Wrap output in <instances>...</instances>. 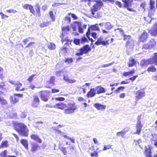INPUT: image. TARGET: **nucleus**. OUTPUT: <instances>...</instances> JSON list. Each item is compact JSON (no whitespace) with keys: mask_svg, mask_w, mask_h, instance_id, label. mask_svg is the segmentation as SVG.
<instances>
[{"mask_svg":"<svg viewBox=\"0 0 157 157\" xmlns=\"http://www.w3.org/2000/svg\"><path fill=\"white\" fill-rule=\"evenodd\" d=\"M54 107L62 110L64 109V113L66 114L73 113L77 109L75 103L73 101H71L67 104L63 102L57 103Z\"/></svg>","mask_w":157,"mask_h":157,"instance_id":"nucleus-1","label":"nucleus"},{"mask_svg":"<svg viewBox=\"0 0 157 157\" xmlns=\"http://www.w3.org/2000/svg\"><path fill=\"white\" fill-rule=\"evenodd\" d=\"M15 130L21 136L27 137L29 135V129L27 126L23 123H17L15 124Z\"/></svg>","mask_w":157,"mask_h":157,"instance_id":"nucleus-2","label":"nucleus"},{"mask_svg":"<svg viewBox=\"0 0 157 157\" xmlns=\"http://www.w3.org/2000/svg\"><path fill=\"white\" fill-rule=\"evenodd\" d=\"M118 30L122 35L124 37L123 40L126 41V46L127 48H132L134 46V41L131 36L128 35H126L124 33L123 31L120 29H115V30Z\"/></svg>","mask_w":157,"mask_h":157,"instance_id":"nucleus-3","label":"nucleus"},{"mask_svg":"<svg viewBox=\"0 0 157 157\" xmlns=\"http://www.w3.org/2000/svg\"><path fill=\"white\" fill-rule=\"evenodd\" d=\"M155 64L157 66V53L154 54L152 58L142 60L140 63V66L143 67L149 64Z\"/></svg>","mask_w":157,"mask_h":157,"instance_id":"nucleus-4","label":"nucleus"},{"mask_svg":"<svg viewBox=\"0 0 157 157\" xmlns=\"http://www.w3.org/2000/svg\"><path fill=\"white\" fill-rule=\"evenodd\" d=\"M85 1H89L90 3L92 2L93 3L95 2L94 4L93 7L91 9V13L94 16L95 14L94 12L97 11L99 9H100L101 7L103 5V3L102 1L100 0L97 1H91V0H84Z\"/></svg>","mask_w":157,"mask_h":157,"instance_id":"nucleus-5","label":"nucleus"},{"mask_svg":"<svg viewBox=\"0 0 157 157\" xmlns=\"http://www.w3.org/2000/svg\"><path fill=\"white\" fill-rule=\"evenodd\" d=\"M91 50L90 48L88 45L84 46L83 48L79 50V52L76 53L75 55L77 56H80L82 55L83 54H86Z\"/></svg>","mask_w":157,"mask_h":157,"instance_id":"nucleus-6","label":"nucleus"},{"mask_svg":"<svg viewBox=\"0 0 157 157\" xmlns=\"http://www.w3.org/2000/svg\"><path fill=\"white\" fill-rule=\"evenodd\" d=\"M9 82L10 83L16 86V87L15 90L17 91H23L25 90L24 88H23L21 89H20L21 86L22 85V83L19 82H16L15 81L10 80L9 81Z\"/></svg>","mask_w":157,"mask_h":157,"instance_id":"nucleus-7","label":"nucleus"},{"mask_svg":"<svg viewBox=\"0 0 157 157\" xmlns=\"http://www.w3.org/2000/svg\"><path fill=\"white\" fill-rule=\"evenodd\" d=\"M22 94H15L13 96L10 97V101L12 104H15L18 102L19 98H22Z\"/></svg>","mask_w":157,"mask_h":157,"instance_id":"nucleus-8","label":"nucleus"},{"mask_svg":"<svg viewBox=\"0 0 157 157\" xmlns=\"http://www.w3.org/2000/svg\"><path fill=\"white\" fill-rule=\"evenodd\" d=\"M88 40L86 37H82L81 39H75L74 42L76 45H79L80 43L83 44L84 42H87Z\"/></svg>","mask_w":157,"mask_h":157,"instance_id":"nucleus-9","label":"nucleus"},{"mask_svg":"<svg viewBox=\"0 0 157 157\" xmlns=\"http://www.w3.org/2000/svg\"><path fill=\"white\" fill-rule=\"evenodd\" d=\"M109 44L108 40H103V38L101 37L98 38L97 41L95 43V44L97 45H99L100 44L106 45Z\"/></svg>","mask_w":157,"mask_h":157,"instance_id":"nucleus-10","label":"nucleus"},{"mask_svg":"<svg viewBox=\"0 0 157 157\" xmlns=\"http://www.w3.org/2000/svg\"><path fill=\"white\" fill-rule=\"evenodd\" d=\"M138 118H139L138 117ZM142 127L143 125L141 124V121H140V118H138L136 125V133L138 135L140 134L141 131Z\"/></svg>","mask_w":157,"mask_h":157,"instance_id":"nucleus-11","label":"nucleus"},{"mask_svg":"<svg viewBox=\"0 0 157 157\" xmlns=\"http://www.w3.org/2000/svg\"><path fill=\"white\" fill-rule=\"evenodd\" d=\"M97 87L91 88L90 90L87 93V96L88 98H92L96 94V91L97 90Z\"/></svg>","mask_w":157,"mask_h":157,"instance_id":"nucleus-12","label":"nucleus"},{"mask_svg":"<svg viewBox=\"0 0 157 157\" xmlns=\"http://www.w3.org/2000/svg\"><path fill=\"white\" fill-rule=\"evenodd\" d=\"M49 94V93L47 91H42L40 92V94L41 99L45 101H48V96Z\"/></svg>","mask_w":157,"mask_h":157,"instance_id":"nucleus-13","label":"nucleus"},{"mask_svg":"<svg viewBox=\"0 0 157 157\" xmlns=\"http://www.w3.org/2000/svg\"><path fill=\"white\" fill-rule=\"evenodd\" d=\"M129 130V128H125L122 131L117 132L116 135L118 137L121 136L122 137L124 138V136L126 132H127Z\"/></svg>","mask_w":157,"mask_h":157,"instance_id":"nucleus-14","label":"nucleus"},{"mask_svg":"<svg viewBox=\"0 0 157 157\" xmlns=\"http://www.w3.org/2000/svg\"><path fill=\"white\" fill-rule=\"evenodd\" d=\"M149 32L151 36H155L157 35V23L153 26Z\"/></svg>","mask_w":157,"mask_h":157,"instance_id":"nucleus-15","label":"nucleus"},{"mask_svg":"<svg viewBox=\"0 0 157 157\" xmlns=\"http://www.w3.org/2000/svg\"><path fill=\"white\" fill-rule=\"evenodd\" d=\"M145 95V93L144 91L138 90L136 92V96L137 100L141 99Z\"/></svg>","mask_w":157,"mask_h":157,"instance_id":"nucleus-16","label":"nucleus"},{"mask_svg":"<svg viewBox=\"0 0 157 157\" xmlns=\"http://www.w3.org/2000/svg\"><path fill=\"white\" fill-rule=\"evenodd\" d=\"M39 99L38 97L36 95L33 96V100L32 103V106L35 107H37L39 103Z\"/></svg>","mask_w":157,"mask_h":157,"instance_id":"nucleus-17","label":"nucleus"},{"mask_svg":"<svg viewBox=\"0 0 157 157\" xmlns=\"http://www.w3.org/2000/svg\"><path fill=\"white\" fill-rule=\"evenodd\" d=\"M94 106L98 110H103L106 108L105 105L98 103L94 104Z\"/></svg>","mask_w":157,"mask_h":157,"instance_id":"nucleus-18","label":"nucleus"},{"mask_svg":"<svg viewBox=\"0 0 157 157\" xmlns=\"http://www.w3.org/2000/svg\"><path fill=\"white\" fill-rule=\"evenodd\" d=\"M147 37L148 35L147 33L145 31H144L140 36V40L141 41L144 42L147 40Z\"/></svg>","mask_w":157,"mask_h":157,"instance_id":"nucleus-19","label":"nucleus"},{"mask_svg":"<svg viewBox=\"0 0 157 157\" xmlns=\"http://www.w3.org/2000/svg\"><path fill=\"white\" fill-rule=\"evenodd\" d=\"M81 23L79 22L75 21L73 24L71 25V27L72 29V30L73 31H76L77 28H78L79 27Z\"/></svg>","mask_w":157,"mask_h":157,"instance_id":"nucleus-20","label":"nucleus"},{"mask_svg":"<svg viewBox=\"0 0 157 157\" xmlns=\"http://www.w3.org/2000/svg\"><path fill=\"white\" fill-rule=\"evenodd\" d=\"M23 7L25 9H29L30 12L33 14H34L35 13V11L34 10L33 7L31 5L29 4H25L23 6Z\"/></svg>","mask_w":157,"mask_h":157,"instance_id":"nucleus-21","label":"nucleus"},{"mask_svg":"<svg viewBox=\"0 0 157 157\" xmlns=\"http://www.w3.org/2000/svg\"><path fill=\"white\" fill-rule=\"evenodd\" d=\"M31 139L39 143H41L42 142L41 139L39 138L37 135H31Z\"/></svg>","mask_w":157,"mask_h":157,"instance_id":"nucleus-22","label":"nucleus"},{"mask_svg":"<svg viewBox=\"0 0 157 157\" xmlns=\"http://www.w3.org/2000/svg\"><path fill=\"white\" fill-rule=\"evenodd\" d=\"M63 79L69 83H73L75 82V80L74 79H69L68 76L67 75H63Z\"/></svg>","mask_w":157,"mask_h":157,"instance_id":"nucleus-23","label":"nucleus"},{"mask_svg":"<svg viewBox=\"0 0 157 157\" xmlns=\"http://www.w3.org/2000/svg\"><path fill=\"white\" fill-rule=\"evenodd\" d=\"M145 153L146 156L147 157H152L151 150L149 147L147 148L145 147Z\"/></svg>","mask_w":157,"mask_h":157,"instance_id":"nucleus-24","label":"nucleus"},{"mask_svg":"<svg viewBox=\"0 0 157 157\" xmlns=\"http://www.w3.org/2000/svg\"><path fill=\"white\" fill-rule=\"evenodd\" d=\"M38 144L34 142H33L31 144V151L33 152L36 151L39 147Z\"/></svg>","mask_w":157,"mask_h":157,"instance_id":"nucleus-25","label":"nucleus"},{"mask_svg":"<svg viewBox=\"0 0 157 157\" xmlns=\"http://www.w3.org/2000/svg\"><path fill=\"white\" fill-rule=\"evenodd\" d=\"M21 143L26 148V150H28V142L27 140L22 139L20 141Z\"/></svg>","mask_w":157,"mask_h":157,"instance_id":"nucleus-26","label":"nucleus"},{"mask_svg":"<svg viewBox=\"0 0 157 157\" xmlns=\"http://www.w3.org/2000/svg\"><path fill=\"white\" fill-rule=\"evenodd\" d=\"M129 0H122V2L124 3V7L126 8L127 9L130 11H132V9L129 8V3L127 1Z\"/></svg>","mask_w":157,"mask_h":157,"instance_id":"nucleus-27","label":"nucleus"},{"mask_svg":"<svg viewBox=\"0 0 157 157\" xmlns=\"http://www.w3.org/2000/svg\"><path fill=\"white\" fill-rule=\"evenodd\" d=\"M96 87H97V93L98 94H99L101 93H103L105 92V89L101 86H97Z\"/></svg>","mask_w":157,"mask_h":157,"instance_id":"nucleus-28","label":"nucleus"},{"mask_svg":"<svg viewBox=\"0 0 157 157\" xmlns=\"http://www.w3.org/2000/svg\"><path fill=\"white\" fill-rule=\"evenodd\" d=\"M150 48H151L154 47L156 44V42L154 39H151L148 43Z\"/></svg>","mask_w":157,"mask_h":157,"instance_id":"nucleus-29","label":"nucleus"},{"mask_svg":"<svg viewBox=\"0 0 157 157\" xmlns=\"http://www.w3.org/2000/svg\"><path fill=\"white\" fill-rule=\"evenodd\" d=\"M56 48L55 44L53 43H50L48 45V48L51 50L54 49Z\"/></svg>","mask_w":157,"mask_h":157,"instance_id":"nucleus-30","label":"nucleus"},{"mask_svg":"<svg viewBox=\"0 0 157 157\" xmlns=\"http://www.w3.org/2000/svg\"><path fill=\"white\" fill-rule=\"evenodd\" d=\"M0 102L3 105H6L7 104V101L3 97H0Z\"/></svg>","mask_w":157,"mask_h":157,"instance_id":"nucleus-31","label":"nucleus"},{"mask_svg":"<svg viewBox=\"0 0 157 157\" xmlns=\"http://www.w3.org/2000/svg\"><path fill=\"white\" fill-rule=\"evenodd\" d=\"M98 25V24H96L95 25L91 26L90 29L91 30L99 31L100 29Z\"/></svg>","mask_w":157,"mask_h":157,"instance_id":"nucleus-32","label":"nucleus"},{"mask_svg":"<svg viewBox=\"0 0 157 157\" xmlns=\"http://www.w3.org/2000/svg\"><path fill=\"white\" fill-rule=\"evenodd\" d=\"M105 27L107 29L109 30L112 28L113 26L110 23L106 22L105 23Z\"/></svg>","mask_w":157,"mask_h":157,"instance_id":"nucleus-33","label":"nucleus"},{"mask_svg":"<svg viewBox=\"0 0 157 157\" xmlns=\"http://www.w3.org/2000/svg\"><path fill=\"white\" fill-rule=\"evenodd\" d=\"M136 61L134 59L130 60L128 63V65L129 67H132L136 63Z\"/></svg>","mask_w":157,"mask_h":157,"instance_id":"nucleus-34","label":"nucleus"},{"mask_svg":"<svg viewBox=\"0 0 157 157\" xmlns=\"http://www.w3.org/2000/svg\"><path fill=\"white\" fill-rule=\"evenodd\" d=\"M134 71L132 70L129 72H125L124 73L123 75L124 76H132V74L134 73Z\"/></svg>","mask_w":157,"mask_h":157,"instance_id":"nucleus-35","label":"nucleus"},{"mask_svg":"<svg viewBox=\"0 0 157 157\" xmlns=\"http://www.w3.org/2000/svg\"><path fill=\"white\" fill-rule=\"evenodd\" d=\"M64 61L67 64H70L73 62V60L72 58H66L65 59Z\"/></svg>","mask_w":157,"mask_h":157,"instance_id":"nucleus-36","label":"nucleus"},{"mask_svg":"<svg viewBox=\"0 0 157 157\" xmlns=\"http://www.w3.org/2000/svg\"><path fill=\"white\" fill-rule=\"evenodd\" d=\"M9 146L8 142L7 141H2L1 145V147H7Z\"/></svg>","mask_w":157,"mask_h":157,"instance_id":"nucleus-37","label":"nucleus"},{"mask_svg":"<svg viewBox=\"0 0 157 157\" xmlns=\"http://www.w3.org/2000/svg\"><path fill=\"white\" fill-rule=\"evenodd\" d=\"M62 31L63 32H65L66 33H67L68 32L70 31V28L69 26H67L66 27H63L62 28Z\"/></svg>","mask_w":157,"mask_h":157,"instance_id":"nucleus-38","label":"nucleus"},{"mask_svg":"<svg viewBox=\"0 0 157 157\" xmlns=\"http://www.w3.org/2000/svg\"><path fill=\"white\" fill-rule=\"evenodd\" d=\"M155 2L151 0L150 2V9L151 10H153L155 8Z\"/></svg>","mask_w":157,"mask_h":157,"instance_id":"nucleus-39","label":"nucleus"},{"mask_svg":"<svg viewBox=\"0 0 157 157\" xmlns=\"http://www.w3.org/2000/svg\"><path fill=\"white\" fill-rule=\"evenodd\" d=\"M156 71V69L154 66H151L149 67L147 70V71L148 72H155Z\"/></svg>","mask_w":157,"mask_h":157,"instance_id":"nucleus-40","label":"nucleus"},{"mask_svg":"<svg viewBox=\"0 0 157 157\" xmlns=\"http://www.w3.org/2000/svg\"><path fill=\"white\" fill-rule=\"evenodd\" d=\"M64 71L63 70H60L56 71V75L59 77H60L62 73H64Z\"/></svg>","mask_w":157,"mask_h":157,"instance_id":"nucleus-41","label":"nucleus"},{"mask_svg":"<svg viewBox=\"0 0 157 157\" xmlns=\"http://www.w3.org/2000/svg\"><path fill=\"white\" fill-rule=\"evenodd\" d=\"M54 128L53 129L54 130L55 132L57 134H59L60 135H62V134L61 131L58 129V128L54 127Z\"/></svg>","mask_w":157,"mask_h":157,"instance_id":"nucleus-42","label":"nucleus"},{"mask_svg":"<svg viewBox=\"0 0 157 157\" xmlns=\"http://www.w3.org/2000/svg\"><path fill=\"white\" fill-rule=\"evenodd\" d=\"M54 128L53 129L54 130L55 132L57 134H59L60 135H62V134L61 131L58 129V128L54 127Z\"/></svg>","mask_w":157,"mask_h":157,"instance_id":"nucleus-43","label":"nucleus"},{"mask_svg":"<svg viewBox=\"0 0 157 157\" xmlns=\"http://www.w3.org/2000/svg\"><path fill=\"white\" fill-rule=\"evenodd\" d=\"M54 128L53 129L54 130L55 132L57 134H59L60 135H62V134L61 131L58 129V128L54 127Z\"/></svg>","mask_w":157,"mask_h":157,"instance_id":"nucleus-44","label":"nucleus"},{"mask_svg":"<svg viewBox=\"0 0 157 157\" xmlns=\"http://www.w3.org/2000/svg\"><path fill=\"white\" fill-rule=\"evenodd\" d=\"M6 11L7 12L10 13H15L17 12V10H15L13 9H10V10H6Z\"/></svg>","mask_w":157,"mask_h":157,"instance_id":"nucleus-45","label":"nucleus"},{"mask_svg":"<svg viewBox=\"0 0 157 157\" xmlns=\"http://www.w3.org/2000/svg\"><path fill=\"white\" fill-rule=\"evenodd\" d=\"M64 21L66 24H68L70 23L71 21V18L67 16L65 18Z\"/></svg>","mask_w":157,"mask_h":157,"instance_id":"nucleus-46","label":"nucleus"},{"mask_svg":"<svg viewBox=\"0 0 157 157\" xmlns=\"http://www.w3.org/2000/svg\"><path fill=\"white\" fill-rule=\"evenodd\" d=\"M50 16L51 17L52 20L53 21H55V16L52 11H51L49 12Z\"/></svg>","mask_w":157,"mask_h":157,"instance_id":"nucleus-47","label":"nucleus"},{"mask_svg":"<svg viewBox=\"0 0 157 157\" xmlns=\"http://www.w3.org/2000/svg\"><path fill=\"white\" fill-rule=\"evenodd\" d=\"M111 146L110 145H105L104 146V148L103 150L105 151L107 149H109L111 148Z\"/></svg>","mask_w":157,"mask_h":157,"instance_id":"nucleus-48","label":"nucleus"},{"mask_svg":"<svg viewBox=\"0 0 157 157\" xmlns=\"http://www.w3.org/2000/svg\"><path fill=\"white\" fill-rule=\"evenodd\" d=\"M55 81V77L54 76H52L51 77L50 79V81L49 82L50 84H52L53 85L54 84Z\"/></svg>","mask_w":157,"mask_h":157,"instance_id":"nucleus-49","label":"nucleus"},{"mask_svg":"<svg viewBox=\"0 0 157 157\" xmlns=\"http://www.w3.org/2000/svg\"><path fill=\"white\" fill-rule=\"evenodd\" d=\"M55 99L56 100L61 101H63L65 100L64 98L62 97H59L55 98Z\"/></svg>","mask_w":157,"mask_h":157,"instance_id":"nucleus-50","label":"nucleus"},{"mask_svg":"<svg viewBox=\"0 0 157 157\" xmlns=\"http://www.w3.org/2000/svg\"><path fill=\"white\" fill-rule=\"evenodd\" d=\"M78 29V31L79 33H82L83 32V27L81 24V25H80Z\"/></svg>","mask_w":157,"mask_h":157,"instance_id":"nucleus-51","label":"nucleus"},{"mask_svg":"<svg viewBox=\"0 0 157 157\" xmlns=\"http://www.w3.org/2000/svg\"><path fill=\"white\" fill-rule=\"evenodd\" d=\"M0 14L3 19H6L8 17V16L3 14L2 12H0Z\"/></svg>","mask_w":157,"mask_h":157,"instance_id":"nucleus-52","label":"nucleus"},{"mask_svg":"<svg viewBox=\"0 0 157 157\" xmlns=\"http://www.w3.org/2000/svg\"><path fill=\"white\" fill-rule=\"evenodd\" d=\"M36 6L37 8L36 12L38 14V16L39 17L40 16V6L38 4H37Z\"/></svg>","mask_w":157,"mask_h":157,"instance_id":"nucleus-53","label":"nucleus"},{"mask_svg":"<svg viewBox=\"0 0 157 157\" xmlns=\"http://www.w3.org/2000/svg\"><path fill=\"white\" fill-rule=\"evenodd\" d=\"M90 155L92 157H98V154L97 152L95 151L93 153H91Z\"/></svg>","mask_w":157,"mask_h":157,"instance_id":"nucleus-54","label":"nucleus"},{"mask_svg":"<svg viewBox=\"0 0 157 157\" xmlns=\"http://www.w3.org/2000/svg\"><path fill=\"white\" fill-rule=\"evenodd\" d=\"M114 63V62H113V63H110L109 64H103L102 65L101 67H106L109 66H111L112 65L113 63Z\"/></svg>","mask_w":157,"mask_h":157,"instance_id":"nucleus-55","label":"nucleus"},{"mask_svg":"<svg viewBox=\"0 0 157 157\" xmlns=\"http://www.w3.org/2000/svg\"><path fill=\"white\" fill-rule=\"evenodd\" d=\"M36 76L35 75H32L31 76H30L28 79V81L30 82H31L33 80V78L34 77Z\"/></svg>","mask_w":157,"mask_h":157,"instance_id":"nucleus-56","label":"nucleus"},{"mask_svg":"<svg viewBox=\"0 0 157 157\" xmlns=\"http://www.w3.org/2000/svg\"><path fill=\"white\" fill-rule=\"evenodd\" d=\"M143 48L145 49L151 48L148 43L146 44H144L143 46Z\"/></svg>","mask_w":157,"mask_h":157,"instance_id":"nucleus-57","label":"nucleus"},{"mask_svg":"<svg viewBox=\"0 0 157 157\" xmlns=\"http://www.w3.org/2000/svg\"><path fill=\"white\" fill-rule=\"evenodd\" d=\"M61 151L65 155H66L67 154V151H66L65 148H64L63 147H61L60 148Z\"/></svg>","mask_w":157,"mask_h":157,"instance_id":"nucleus-58","label":"nucleus"},{"mask_svg":"<svg viewBox=\"0 0 157 157\" xmlns=\"http://www.w3.org/2000/svg\"><path fill=\"white\" fill-rule=\"evenodd\" d=\"M134 142L135 143L136 145H138L140 143H141L142 142V141L141 139H139L138 140H134Z\"/></svg>","mask_w":157,"mask_h":157,"instance_id":"nucleus-59","label":"nucleus"},{"mask_svg":"<svg viewBox=\"0 0 157 157\" xmlns=\"http://www.w3.org/2000/svg\"><path fill=\"white\" fill-rule=\"evenodd\" d=\"M71 15V17L72 18H73L74 19H77V17L76 16V15L73 13H69L68 14V15Z\"/></svg>","mask_w":157,"mask_h":157,"instance_id":"nucleus-60","label":"nucleus"},{"mask_svg":"<svg viewBox=\"0 0 157 157\" xmlns=\"http://www.w3.org/2000/svg\"><path fill=\"white\" fill-rule=\"evenodd\" d=\"M92 36L94 39H96L97 38V34L96 33L94 32H93L91 33Z\"/></svg>","mask_w":157,"mask_h":157,"instance_id":"nucleus-61","label":"nucleus"},{"mask_svg":"<svg viewBox=\"0 0 157 157\" xmlns=\"http://www.w3.org/2000/svg\"><path fill=\"white\" fill-rule=\"evenodd\" d=\"M137 75H136V76H134L132 77H131L129 78V80H132V81H134L136 78L137 77Z\"/></svg>","mask_w":157,"mask_h":157,"instance_id":"nucleus-62","label":"nucleus"},{"mask_svg":"<svg viewBox=\"0 0 157 157\" xmlns=\"http://www.w3.org/2000/svg\"><path fill=\"white\" fill-rule=\"evenodd\" d=\"M152 136L153 138H152L151 140H152V139L153 138L154 140H157V134H155L152 135Z\"/></svg>","mask_w":157,"mask_h":157,"instance_id":"nucleus-63","label":"nucleus"},{"mask_svg":"<svg viewBox=\"0 0 157 157\" xmlns=\"http://www.w3.org/2000/svg\"><path fill=\"white\" fill-rule=\"evenodd\" d=\"M152 140L154 142V145L157 148V140H154L153 138H152Z\"/></svg>","mask_w":157,"mask_h":157,"instance_id":"nucleus-64","label":"nucleus"}]
</instances>
